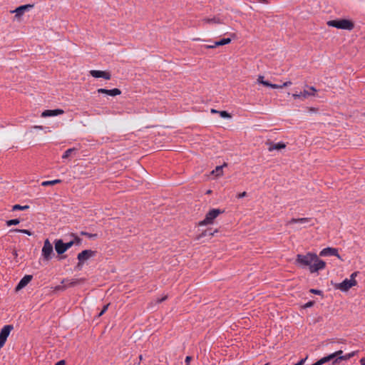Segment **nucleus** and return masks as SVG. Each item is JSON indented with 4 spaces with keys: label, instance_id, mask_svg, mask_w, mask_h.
<instances>
[{
    "label": "nucleus",
    "instance_id": "nucleus-1",
    "mask_svg": "<svg viewBox=\"0 0 365 365\" xmlns=\"http://www.w3.org/2000/svg\"><path fill=\"white\" fill-rule=\"evenodd\" d=\"M295 263L302 268L309 267L311 273L322 270L326 267V263L320 259L315 253L308 252L306 255L298 254Z\"/></svg>",
    "mask_w": 365,
    "mask_h": 365
},
{
    "label": "nucleus",
    "instance_id": "nucleus-2",
    "mask_svg": "<svg viewBox=\"0 0 365 365\" xmlns=\"http://www.w3.org/2000/svg\"><path fill=\"white\" fill-rule=\"evenodd\" d=\"M328 26L336 29L351 31L354 27V23L348 19L331 20L327 22Z\"/></svg>",
    "mask_w": 365,
    "mask_h": 365
},
{
    "label": "nucleus",
    "instance_id": "nucleus-3",
    "mask_svg": "<svg viewBox=\"0 0 365 365\" xmlns=\"http://www.w3.org/2000/svg\"><path fill=\"white\" fill-rule=\"evenodd\" d=\"M223 211L220 209H212L205 215V219L199 222V225H207L213 223L214 220Z\"/></svg>",
    "mask_w": 365,
    "mask_h": 365
},
{
    "label": "nucleus",
    "instance_id": "nucleus-4",
    "mask_svg": "<svg viewBox=\"0 0 365 365\" xmlns=\"http://www.w3.org/2000/svg\"><path fill=\"white\" fill-rule=\"evenodd\" d=\"M96 254V252L91 250H85L78 253L77 255V259L78 260L77 268L79 269H81L83 264L88 259L94 257Z\"/></svg>",
    "mask_w": 365,
    "mask_h": 365
},
{
    "label": "nucleus",
    "instance_id": "nucleus-5",
    "mask_svg": "<svg viewBox=\"0 0 365 365\" xmlns=\"http://www.w3.org/2000/svg\"><path fill=\"white\" fill-rule=\"evenodd\" d=\"M53 255V248L52 244L48 239L44 241L43 246L41 250V255L44 260L48 261L52 258Z\"/></svg>",
    "mask_w": 365,
    "mask_h": 365
},
{
    "label": "nucleus",
    "instance_id": "nucleus-6",
    "mask_svg": "<svg viewBox=\"0 0 365 365\" xmlns=\"http://www.w3.org/2000/svg\"><path fill=\"white\" fill-rule=\"evenodd\" d=\"M14 329V326L11 324L5 325L0 331V349H1L9 336L11 331Z\"/></svg>",
    "mask_w": 365,
    "mask_h": 365
},
{
    "label": "nucleus",
    "instance_id": "nucleus-7",
    "mask_svg": "<svg viewBox=\"0 0 365 365\" xmlns=\"http://www.w3.org/2000/svg\"><path fill=\"white\" fill-rule=\"evenodd\" d=\"M308 90H304L303 92H300L299 93H293L292 97L294 99H306L309 96H314L317 92V89L314 86L307 87Z\"/></svg>",
    "mask_w": 365,
    "mask_h": 365
},
{
    "label": "nucleus",
    "instance_id": "nucleus-8",
    "mask_svg": "<svg viewBox=\"0 0 365 365\" xmlns=\"http://www.w3.org/2000/svg\"><path fill=\"white\" fill-rule=\"evenodd\" d=\"M257 83L262 84L264 86L270 87L272 88H282L284 87H287V86L292 85L291 81H287V82L284 83L282 85L273 84V83H269L267 81H264V76H261V75L259 76L257 78Z\"/></svg>",
    "mask_w": 365,
    "mask_h": 365
},
{
    "label": "nucleus",
    "instance_id": "nucleus-9",
    "mask_svg": "<svg viewBox=\"0 0 365 365\" xmlns=\"http://www.w3.org/2000/svg\"><path fill=\"white\" fill-rule=\"evenodd\" d=\"M356 282L350 280L349 279H345L342 282L336 284L335 287L342 292L348 291L351 287L355 286Z\"/></svg>",
    "mask_w": 365,
    "mask_h": 365
},
{
    "label": "nucleus",
    "instance_id": "nucleus-10",
    "mask_svg": "<svg viewBox=\"0 0 365 365\" xmlns=\"http://www.w3.org/2000/svg\"><path fill=\"white\" fill-rule=\"evenodd\" d=\"M90 75L93 78H103L106 80H110L111 78V75L108 71H98V70H91L89 71Z\"/></svg>",
    "mask_w": 365,
    "mask_h": 365
},
{
    "label": "nucleus",
    "instance_id": "nucleus-11",
    "mask_svg": "<svg viewBox=\"0 0 365 365\" xmlns=\"http://www.w3.org/2000/svg\"><path fill=\"white\" fill-rule=\"evenodd\" d=\"M319 256H321V257L336 256L339 259H341V257L338 252V250L336 248H333V247H327V248L323 249L319 252Z\"/></svg>",
    "mask_w": 365,
    "mask_h": 365
},
{
    "label": "nucleus",
    "instance_id": "nucleus-12",
    "mask_svg": "<svg viewBox=\"0 0 365 365\" xmlns=\"http://www.w3.org/2000/svg\"><path fill=\"white\" fill-rule=\"evenodd\" d=\"M33 7V5L26 4L17 7L15 10L11 11V13H15V18L19 19L26 11Z\"/></svg>",
    "mask_w": 365,
    "mask_h": 365
},
{
    "label": "nucleus",
    "instance_id": "nucleus-13",
    "mask_svg": "<svg viewBox=\"0 0 365 365\" xmlns=\"http://www.w3.org/2000/svg\"><path fill=\"white\" fill-rule=\"evenodd\" d=\"M312 222V219L309 217H303V218H292L287 222V225H290L294 223H298L304 225L303 227H306L305 224L309 223Z\"/></svg>",
    "mask_w": 365,
    "mask_h": 365
},
{
    "label": "nucleus",
    "instance_id": "nucleus-14",
    "mask_svg": "<svg viewBox=\"0 0 365 365\" xmlns=\"http://www.w3.org/2000/svg\"><path fill=\"white\" fill-rule=\"evenodd\" d=\"M98 93L107 94L110 96H118L121 93V91L118 88H113L110 90H108L106 88H98L97 90Z\"/></svg>",
    "mask_w": 365,
    "mask_h": 365
},
{
    "label": "nucleus",
    "instance_id": "nucleus-15",
    "mask_svg": "<svg viewBox=\"0 0 365 365\" xmlns=\"http://www.w3.org/2000/svg\"><path fill=\"white\" fill-rule=\"evenodd\" d=\"M85 279H83V278H81V279H64L62 280L61 282V284H64L66 282V284H65V287H66L67 288L68 287H74L77 284H79L81 283H83L84 282Z\"/></svg>",
    "mask_w": 365,
    "mask_h": 365
},
{
    "label": "nucleus",
    "instance_id": "nucleus-16",
    "mask_svg": "<svg viewBox=\"0 0 365 365\" xmlns=\"http://www.w3.org/2000/svg\"><path fill=\"white\" fill-rule=\"evenodd\" d=\"M63 113H64V111L62 109L46 110L41 113V117L46 118V117L56 116L58 115H61Z\"/></svg>",
    "mask_w": 365,
    "mask_h": 365
},
{
    "label": "nucleus",
    "instance_id": "nucleus-17",
    "mask_svg": "<svg viewBox=\"0 0 365 365\" xmlns=\"http://www.w3.org/2000/svg\"><path fill=\"white\" fill-rule=\"evenodd\" d=\"M267 145H268V150L272 152L274 150H281L285 148L286 144L283 142H278L277 143L272 142H267Z\"/></svg>",
    "mask_w": 365,
    "mask_h": 365
},
{
    "label": "nucleus",
    "instance_id": "nucleus-18",
    "mask_svg": "<svg viewBox=\"0 0 365 365\" xmlns=\"http://www.w3.org/2000/svg\"><path fill=\"white\" fill-rule=\"evenodd\" d=\"M54 245L55 250L58 255H62L67 250L65 247V243L62 240H56Z\"/></svg>",
    "mask_w": 365,
    "mask_h": 365
},
{
    "label": "nucleus",
    "instance_id": "nucleus-19",
    "mask_svg": "<svg viewBox=\"0 0 365 365\" xmlns=\"http://www.w3.org/2000/svg\"><path fill=\"white\" fill-rule=\"evenodd\" d=\"M342 354H343V351L339 350V351H335L332 354H330L326 356L322 357V360L324 362V364L329 362V361H331V363H332L333 361H335L336 359H337L338 355Z\"/></svg>",
    "mask_w": 365,
    "mask_h": 365
},
{
    "label": "nucleus",
    "instance_id": "nucleus-20",
    "mask_svg": "<svg viewBox=\"0 0 365 365\" xmlns=\"http://www.w3.org/2000/svg\"><path fill=\"white\" fill-rule=\"evenodd\" d=\"M32 275H25L17 284L16 289L19 290L26 287L32 279Z\"/></svg>",
    "mask_w": 365,
    "mask_h": 365
},
{
    "label": "nucleus",
    "instance_id": "nucleus-21",
    "mask_svg": "<svg viewBox=\"0 0 365 365\" xmlns=\"http://www.w3.org/2000/svg\"><path fill=\"white\" fill-rule=\"evenodd\" d=\"M355 354H356V351H352V352H350V353L346 354L345 355L339 354V355L337 356V359H336L335 361L332 362V364L335 365V364L339 363L341 361L349 360L351 357L355 356Z\"/></svg>",
    "mask_w": 365,
    "mask_h": 365
},
{
    "label": "nucleus",
    "instance_id": "nucleus-22",
    "mask_svg": "<svg viewBox=\"0 0 365 365\" xmlns=\"http://www.w3.org/2000/svg\"><path fill=\"white\" fill-rule=\"evenodd\" d=\"M230 42H231V38H222V39H221L220 41L214 42L213 46H205V48H215L217 46H224V45L230 43Z\"/></svg>",
    "mask_w": 365,
    "mask_h": 365
},
{
    "label": "nucleus",
    "instance_id": "nucleus-23",
    "mask_svg": "<svg viewBox=\"0 0 365 365\" xmlns=\"http://www.w3.org/2000/svg\"><path fill=\"white\" fill-rule=\"evenodd\" d=\"M227 166L226 163H224L223 165H219L215 168V170L212 171V174H215L217 177L220 176L222 175V168L223 167Z\"/></svg>",
    "mask_w": 365,
    "mask_h": 365
},
{
    "label": "nucleus",
    "instance_id": "nucleus-24",
    "mask_svg": "<svg viewBox=\"0 0 365 365\" xmlns=\"http://www.w3.org/2000/svg\"><path fill=\"white\" fill-rule=\"evenodd\" d=\"M61 182V180L56 179L53 180H48V181H43L41 182V185L43 187L48 186V185H53L58 183Z\"/></svg>",
    "mask_w": 365,
    "mask_h": 365
},
{
    "label": "nucleus",
    "instance_id": "nucleus-25",
    "mask_svg": "<svg viewBox=\"0 0 365 365\" xmlns=\"http://www.w3.org/2000/svg\"><path fill=\"white\" fill-rule=\"evenodd\" d=\"M203 22L207 24H221V21L219 18H206L202 20Z\"/></svg>",
    "mask_w": 365,
    "mask_h": 365
},
{
    "label": "nucleus",
    "instance_id": "nucleus-26",
    "mask_svg": "<svg viewBox=\"0 0 365 365\" xmlns=\"http://www.w3.org/2000/svg\"><path fill=\"white\" fill-rule=\"evenodd\" d=\"M76 151V149L73 148H68V150H66L64 153L62 155V158L63 159H65V158H68V157H70L71 155V154L74 152Z\"/></svg>",
    "mask_w": 365,
    "mask_h": 365
},
{
    "label": "nucleus",
    "instance_id": "nucleus-27",
    "mask_svg": "<svg viewBox=\"0 0 365 365\" xmlns=\"http://www.w3.org/2000/svg\"><path fill=\"white\" fill-rule=\"evenodd\" d=\"M10 232L24 233V234L28 235L29 236H31L32 235L31 231H29V230H25V229H12L10 230Z\"/></svg>",
    "mask_w": 365,
    "mask_h": 365
},
{
    "label": "nucleus",
    "instance_id": "nucleus-28",
    "mask_svg": "<svg viewBox=\"0 0 365 365\" xmlns=\"http://www.w3.org/2000/svg\"><path fill=\"white\" fill-rule=\"evenodd\" d=\"M29 208V205L21 206L20 205H15L12 207V210H25Z\"/></svg>",
    "mask_w": 365,
    "mask_h": 365
},
{
    "label": "nucleus",
    "instance_id": "nucleus-29",
    "mask_svg": "<svg viewBox=\"0 0 365 365\" xmlns=\"http://www.w3.org/2000/svg\"><path fill=\"white\" fill-rule=\"evenodd\" d=\"M19 222H20V220L19 219H13V220H7L6 222V225L8 227H10L11 225H16L19 224Z\"/></svg>",
    "mask_w": 365,
    "mask_h": 365
},
{
    "label": "nucleus",
    "instance_id": "nucleus-30",
    "mask_svg": "<svg viewBox=\"0 0 365 365\" xmlns=\"http://www.w3.org/2000/svg\"><path fill=\"white\" fill-rule=\"evenodd\" d=\"M71 236L73 237L72 242H74V245H80L81 244L82 240L78 236L75 234H71Z\"/></svg>",
    "mask_w": 365,
    "mask_h": 365
},
{
    "label": "nucleus",
    "instance_id": "nucleus-31",
    "mask_svg": "<svg viewBox=\"0 0 365 365\" xmlns=\"http://www.w3.org/2000/svg\"><path fill=\"white\" fill-rule=\"evenodd\" d=\"M80 234H81V235L86 236V237H88V238H91V239L96 238L98 236L97 234H91V233H88V232H84V231H81L80 232Z\"/></svg>",
    "mask_w": 365,
    "mask_h": 365
},
{
    "label": "nucleus",
    "instance_id": "nucleus-32",
    "mask_svg": "<svg viewBox=\"0 0 365 365\" xmlns=\"http://www.w3.org/2000/svg\"><path fill=\"white\" fill-rule=\"evenodd\" d=\"M220 115L223 118H230L231 115L225 110L219 111Z\"/></svg>",
    "mask_w": 365,
    "mask_h": 365
},
{
    "label": "nucleus",
    "instance_id": "nucleus-33",
    "mask_svg": "<svg viewBox=\"0 0 365 365\" xmlns=\"http://www.w3.org/2000/svg\"><path fill=\"white\" fill-rule=\"evenodd\" d=\"M310 292L315 294H319V295H321L322 294V292L321 290L315 289H311Z\"/></svg>",
    "mask_w": 365,
    "mask_h": 365
},
{
    "label": "nucleus",
    "instance_id": "nucleus-34",
    "mask_svg": "<svg viewBox=\"0 0 365 365\" xmlns=\"http://www.w3.org/2000/svg\"><path fill=\"white\" fill-rule=\"evenodd\" d=\"M108 306L109 304H108L103 307V309L98 314L99 317L102 316L107 311Z\"/></svg>",
    "mask_w": 365,
    "mask_h": 365
},
{
    "label": "nucleus",
    "instance_id": "nucleus-35",
    "mask_svg": "<svg viewBox=\"0 0 365 365\" xmlns=\"http://www.w3.org/2000/svg\"><path fill=\"white\" fill-rule=\"evenodd\" d=\"M73 245H74V242H72V240H71L70 242H66L65 243V247H66V250H68L69 248H71Z\"/></svg>",
    "mask_w": 365,
    "mask_h": 365
},
{
    "label": "nucleus",
    "instance_id": "nucleus-36",
    "mask_svg": "<svg viewBox=\"0 0 365 365\" xmlns=\"http://www.w3.org/2000/svg\"><path fill=\"white\" fill-rule=\"evenodd\" d=\"M358 272H353L351 276H350V280H353L354 282H356V279H355V277L357 276L358 274Z\"/></svg>",
    "mask_w": 365,
    "mask_h": 365
},
{
    "label": "nucleus",
    "instance_id": "nucleus-37",
    "mask_svg": "<svg viewBox=\"0 0 365 365\" xmlns=\"http://www.w3.org/2000/svg\"><path fill=\"white\" fill-rule=\"evenodd\" d=\"M307 359V356H306L304 359H302L299 362H297L294 365H304Z\"/></svg>",
    "mask_w": 365,
    "mask_h": 365
},
{
    "label": "nucleus",
    "instance_id": "nucleus-38",
    "mask_svg": "<svg viewBox=\"0 0 365 365\" xmlns=\"http://www.w3.org/2000/svg\"><path fill=\"white\" fill-rule=\"evenodd\" d=\"M67 287H65V285H58L55 287V289L56 290H64L66 289Z\"/></svg>",
    "mask_w": 365,
    "mask_h": 365
},
{
    "label": "nucleus",
    "instance_id": "nucleus-39",
    "mask_svg": "<svg viewBox=\"0 0 365 365\" xmlns=\"http://www.w3.org/2000/svg\"><path fill=\"white\" fill-rule=\"evenodd\" d=\"M314 302L313 301H309L305 304L304 307H311L314 305Z\"/></svg>",
    "mask_w": 365,
    "mask_h": 365
},
{
    "label": "nucleus",
    "instance_id": "nucleus-40",
    "mask_svg": "<svg viewBox=\"0 0 365 365\" xmlns=\"http://www.w3.org/2000/svg\"><path fill=\"white\" fill-rule=\"evenodd\" d=\"M191 359H192L191 356H186L185 360V364L189 365Z\"/></svg>",
    "mask_w": 365,
    "mask_h": 365
},
{
    "label": "nucleus",
    "instance_id": "nucleus-41",
    "mask_svg": "<svg viewBox=\"0 0 365 365\" xmlns=\"http://www.w3.org/2000/svg\"><path fill=\"white\" fill-rule=\"evenodd\" d=\"M167 299V296H164L163 297L160 298V299H157V302L158 303H161L163 302H164L165 299Z\"/></svg>",
    "mask_w": 365,
    "mask_h": 365
},
{
    "label": "nucleus",
    "instance_id": "nucleus-42",
    "mask_svg": "<svg viewBox=\"0 0 365 365\" xmlns=\"http://www.w3.org/2000/svg\"><path fill=\"white\" fill-rule=\"evenodd\" d=\"M246 195H247V192H241V193L238 194L237 197L238 198H242V197L246 196Z\"/></svg>",
    "mask_w": 365,
    "mask_h": 365
},
{
    "label": "nucleus",
    "instance_id": "nucleus-43",
    "mask_svg": "<svg viewBox=\"0 0 365 365\" xmlns=\"http://www.w3.org/2000/svg\"><path fill=\"white\" fill-rule=\"evenodd\" d=\"M55 365H66V363L64 360H61L58 361Z\"/></svg>",
    "mask_w": 365,
    "mask_h": 365
},
{
    "label": "nucleus",
    "instance_id": "nucleus-44",
    "mask_svg": "<svg viewBox=\"0 0 365 365\" xmlns=\"http://www.w3.org/2000/svg\"><path fill=\"white\" fill-rule=\"evenodd\" d=\"M316 363L317 364V365H323L324 364V362L322 361V359H320L319 360L316 361Z\"/></svg>",
    "mask_w": 365,
    "mask_h": 365
},
{
    "label": "nucleus",
    "instance_id": "nucleus-45",
    "mask_svg": "<svg viewBox=\"0 0 365 365\" xmlns=\"http://www.w3.org/2000/svg\"><path fill=\"white\" fill-rule=\"evenodd\" d=\"M360 364H361V365H365V358H361V359H360Z\"/></svg>",
    "mask_w": 365,
    "mask_h": 365
},
{
    "label": "nucleus",
    "instance_id": "nucleus-46",
    "mask_svg": "<svg viewBox=\"0 0 365 365\" xmlns=\"http://www.w3.org/2000/svg\"><path fill=\"white\" fill-rule=\"evenodd\" d=\"M257 1L259 3H264V4L268 3V0H257Z\"/></svg>",
    "mask_w": 365,
    "mask_h": 365
},
{
    "label": "nucleus",
    "instance_id": "nucleus-47",
    "mask_svg": "<svg viewBox=\"0 0 365 365\" xmlns=\"http://www.w3.org/2000/svg\"><path fill=\"white\" fill-rule=\"evenodd\" d=\"M211 113H219V110H215L214 108H212L211 109Z\"/></svg>",
    "mask_w": 365,
    "mask_h": 365
},
{
    "label": "nucleus",
    "instance_id": "nucleus-48",
    "mask_svg": "<svg viewBox=\"0 0 365 365\" xmlns=\"http://www.w3.org/2000/svg\"><path fill=\"white\" fill-rule=\"evenodd\" d=\"M34 128L42 130L43 129V126H41V125H36V126H34Z\"/></svg>",
    "mask_w": 365,
    "mask_h": 365
},
{
    "label": "nucleus",
    "instance_id": "nucleus-49",
    "mask_svg": "<svg viewBox=\"0 0 365 365\" xmlns=\"http://www.w3.org/2000/svg\"><path fill=\"white\" fill-rule=\"evenodd\" d=\"M210 192H211V190H208V191L207 192V193H210Z\"/></svg>",
    "mask_w": 365,
    "mask_h": 365
},
{
    "label": "nucleus",
    "instance_id": "nucleus-50",
    "mask_svg": "<svg viewBox=\"0 0 365 365\" xmlns=\"http://www.w3.org/2000/svg\"><path fill=\"white\" fill-rule=\"evenodd\" d=\"M312 365H317V364L315 362V363H314Z\"/></svg>",
    "mask_w": 365,
    "mask_h": 365
},
{
    "label": "nucleus",
    "instance_id": "nucleus-51",
    "mask_svg": "<svg viewBox=\"0 0 365 365\" xmlns=\"http://www.w3.org/2000/svg\"><path fill=\"white\" fill-rule=\"evenodd\" d=\"M264 365H268V364H264Z\"/></svg>",
    "mask_w": 365,
    "mask_h": 365
}]
</instances>
